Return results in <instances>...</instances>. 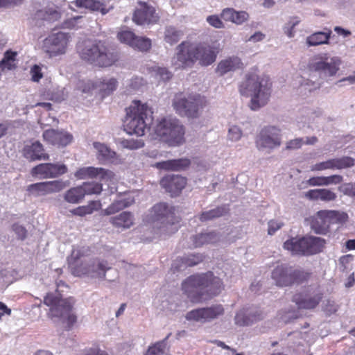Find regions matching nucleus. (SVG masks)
<instances>
[{
    "label": "nucleus",
    "mask_w": 355,
    "mask_h": 355,
    "mask_svg": "<svg viewBox=\"0 0 355 355\" xmlns=\"http://www.w3.org/2000/svg\"><path fill=\"white\" fill-rule=\"evenodd\" d=\"M342 61L338 56H330L327 53L317 55L309 63V77L303 78L301 87L309 92L319 89L324 81L328 82L336 76L340 70Z\"/></svg>",
    "instance_id": "1"
},
{
    "label": "nucleus",
    "mask_w": 355,
    "mask_h": 355,
    "mask_svg": "<svg viewBox=\"0 0 355 355\" xmlns=\"http://www.w3.org/2000/svg\"><path fill=\"white\" fill-rule=\"evenodd\" d=\"M216 58V52L210 46L183 41L175 48L171 64L175 69L192 67L196 61H199L201 65L208 66Z\"/></svg>",
    "instance_id": "2"
},
{
    "label": "nucleus",
    "mask_w": 355,
    "mask_h": 355,
    "mask_svg": "<svg viewBox=\"0 0 355 355\" xmlns=\"http://www.w3.org/2000/svg\"><path fill=\"white\" fill-rule=\"evenodd\" d=\"M272 83L267 77H259L256 74H248L239 85L242 96L250 97V107L257 110L265 106L271 95Z\"/></svg>",
    "instance_id": "3"
},
{
    "label": "nucleus",
    "mask_w": 355,
    "mask_h": 355,
    "mask_svg": "<svg viewBox=\"0 0 355 355\" xmlns=\"http://www.w3.org/2000/svg\"><path fill=\"white\" fill-rule=\"evenodd\" d=\"M44 304L49 307L47 313L51 319L58 318L70 330L77 322V315L73 312L75 300L70 297L63 298L59 290L49 292L44 298Z\"/></svg>",
    "instance_id": "4"
},
{
    "label": "nucleus",
    "mask_w": 355,
    "mask_h": 355,
    "mask_svg": "<svg viewBox=\"0 0 355 355\" xmlns=\"http://www.w3.org/2000/svg\"><path fill=\"white\" fill-rule=\"evenodd\" d=\"M152 112L139 101H134L132 104L126 109V116L123 121L124 130L129 135L137 136L144 135L146 130H150L152 123Z\"/></svg>",
    "instance_id": "5"
},
{
    "label": "nucleus",
    "mask_w": 355,
    "mask_h": 355,
    "mask_svg": "<svg viewBox=\"0 0 355 355\" xmlns=\"http://www.w3.org/2000/svg\"><path fill=\"white\" fill-rule=\"evenodd\" d=\"M82 59L98 67H110L117 60L116 52L108 48L105 42H87L80 51Z\"/></svg>",
    "instance_id": "6"
},
{
    "label": "nucleus",
    "mask_w": 355,
    "mask_h": 355,
    "mask_svg": "<svg viewBox=\"0 0 355 355\" xmlns=\"http://www.w3.org/2000/svg\"><path fill=\"white\" fill-rule=\"evenodd\" d=\"M156 138L169 146H178L183 143L184 129L180 121L173 117L161 119L154 128Z\"/></svg>",
    "instance_id": "7"
},
{
    "label": "nucleus",
    "mask_w": 355,
    "mask_h": 355,
    "mask_svg": "<svg viewBox=\"0 0 355 355\" xmlns=\"http://www.w3.org/2000/svg\"><path fill=\"white\" fill-rule=\"evenodd\" d=\"M173 106L180 116L196 119L200 115L203 99L197 94L180 92L175 95Z\"/></svg>",
    "instance_id": "8"
},
{
    "label": "nucleus",
    "mask_w": 355,
    "mask_h": 355,
    "mask_svg": "<svg viewBox=\"0 0 355 355\" xmlns=\"http://www.w3.org/2000/svg\"><path fill=\"white\" fill-rule=\"evenodd\" d=\"M325 241L316 236L292 238L284 243V248L293 255L309 256L322 251Z\"/></svg>",
    "instance_id": "9"
},
{
    "label": "nucleus",
    "mask_w": 355,
    "mask_h": 355,
    "mask_svg": "<svg viewBox=\"0 0 355 355\" xmlns=\"http://www.w3.org/2000/svg\"><path fill=\"white\" fill-rule=\"evenodd\" d=\"M256 147L259 150L270 152L282 144L281 130L274 125L263 127L255 139Z\"/></svg>",
    "instance_id": "10"
},
{
    "label": "nucleus",
    "mask_w": 355,
    "mask_h": 355,
    "mask_svg": "<svg viewBox=\"0 0 355 355\" xmlns=\"http://www.w3.org/2000/svg\"><path fill=\"white\" fill-rule=\"evenodd\" d=\"M71 273L74 276H81L87 275L92 277L103 278L105 277L109 281L110 279L106 277V273H116L115 270L107 266V263L104 261L96 260L90 264L78 266V263H71L69 262Z\"/></svg>",
    "instance_id": "11"
},
{
    "label": "nucleus",
    "mask_w": 355,
    "mask_h": 355,
    "mask_svg": "<svg viewBox=\"0 0 355 355\" xmlns=\"http://www.w3.org/2000/svg\"><path fill=\"white\" fill-rule=\"evenodd\" d=\"M151 218L154 227L164 229V232H168L175 222L173 208L164 202L153 206L151 210Z\"/></svg>",
    "instance_id": "12"
},
{
    "label": "nucleus",
    "mask_w": 355,
    "mask_h": 355,
    "mask_svg": "<svg viewBox=\"0 0 355 355\" xmlns=\"http://www.w3.org/2000/svg\"><path fill=\"white\" fill-rule=\"evenodd\" d=\"M222 282L212 272L189 276L182 282V288H220Z\"/></svg>",
    "instance_id": "13"
},
{
    "label": "nucleus",
    "mask_w": 355,
    "mask_h": 355,
    "mask_svg": "<svg viewBox=\"0 0 355 355\" xmlns=\"http://www.w3.org/2000/svg\"><path fill=\"white\" fill-rule=\"evenodd\" d=\"M224 313L225 309L223 305L214 304L191 310L187 313L185 318L189 321L207 322L222 316Z\"/></svg>",
    "instance_id": "14"
},
{
    "label": "nucleus",
    "mask_w": 355,
    "mask_h": 355,
    "mask_svg": "<svg viewBox=\"0 0 355 355\" xmlns=\"http://www.w3.org/2000/svg\"><path fill=\"white\" fill-rule=\"evenodd\" d=\"M67 44V35L59 32L49 35L44 40L42 49L49 57H55L65 53Z\"/></svg>",
    "instance_id": "15"
},
{
    "label": "nucleus",
    "mask_w": 355,
    "mask_h": 355,
    "mask_svg": "<svg viewBox=\"0 0 355 355\" xmlns=\"http://www.w3.org/2000/svg\"><path fill=\"white\" fill-rule=\"evenodd\" d=\"M69 181L57 180L31 184L28 186L27 191L34 196H46L58 193L69 185Z\"/></svg>",
    "instance_id": "16"
},
{
    "label": "nucleus",
    "mask_w": 355,
    "mask_h": 355,
    "mask_svg": "<svg viewBox=\"0 0 355 355\" xmlns=\"http://www.w3.org/2000/svg\"><path fill=\"white\" fill-rule=\"evenodd\" d=\"M68 169L64 164L44 163L40 164L31 169V175L39 178H55L67 173Z\"/></svg>",
    "instance_id": "17"
},
{
    "label": "nucleus",
    "mask_w": 355,
    "mask_h": 355,
    "mask_svg": "<svg viewBox=\"0 0 355 355\" xmlns=\"http://www.w3.org/2000/svg\"><path fill=\"white\" fill-rule=\"evenodd\" d=\"M322 299V294L320 293L303 290L295 294L292 300L295 303L298 309L311 310L317 307Z\"/></svg>",
    "instance_id": "18"
},
{
    "label": "nucleus",
    "mask_w": 355,
    "mask_h": 355,
    "mask_svg": "<svg viewBox=\"0 0 355 355\" xmlns=\"http://www.w3.org/2000/svg\"><path fill=\"white\" fill-rule=\"evenodd\" d=\"M158 15L155 9L145 2H139L133 17V21L137 25H146L156 23Z\"/></svg>",
    "instance_id": "19"
},
{
    "label": "nucleus",
    "mask_w": 355,
    "mask_h": 355,
    "mask_svg": "<svg viewBox=\"0 0 355 355\" xmlns=\"http://www.w3.org/2000/svg\"><path fill=\"white\" fill-rule=\"evenodd\" d=\"M75 176L78 179L83 180L86 178H99L101 181H112L114 174L109 170L103 168L83 167L78 170Z\"/></svg>",
    "instance_id": "20"
},
{
    "label": "nucleus",
    "mask_w": 355,
    "mask_h": 355,
    "mask_svg": "<svg viewBox=\"0 0 355 355\" xmlns=\"http://www.w3.org/2000/svg\"><path fill=\"white\" fill-rule=\"evenodd\" d=\"M354 165V159L349 157L331 159L326 162L317 163L311 168L312 171H320L327 169H343L352 167Z\"/></svg>",
    "instance_id": "21"
},
{
    "label": "nucleus",
    "mask_w": 355,
    "mask_h": 355,
    "mask_svg": "<svg viewBox=\"0 0 355 355\" xmlns=\"http://www.w3.org/2000/svg\"><path fill=\"white\" fill-rule=\"evenodd\" d=\"M44 139L53 145L65 146L70 144L73 136L62 130L49 129L43 132Z\"/></svg>",
    "instance_id": "22"
},
{
    "label": "nucleus",
    "mask_w": 355,
    "mask_h": 355,
    "mask_svg": "<svg viewBox=\"0 0 355 355\" xmlns=\"http://www.w3.org/2000/svg\"><path fill=\"white\" fill-rule=\"evenodd\" d=\"M23 155L29 161L48 160L49 155L44 152V147L40 141L26 144L23 148Z\"/></svg>",
    "instance_id": "23"
},
{
    "label": "nucleus",
    "mask_w": 355,
    "mask_h": 355,
    "mask_svg": "<svg viewBox=\"0 0 355 355\" xmlns=\"http://www.w3.org/2000/svg\"><path fill=\"white\" fill-rule=\"evenodd\" d=\"M311 227L318 234H327L330 231L326 210L319 211L311 217Z\"/></svg>",
    "instance_id": "24"
},
{
    "label": "nucleus",
    "mask_w": 355,
    "mask_h": 355,
    "mask_svg": "<svg viewBox=\"0 0 355 355\" xmlns=\"http://www.w3.org/2000/svg\"><path fill=\"white\" fill-rule=\"evenodd\" d=\"M291 269L286 265L277 266L272 272V277L276 282L277 286L286 287L291 282Z\"/></svg>",
    "instance_id": "25"
},
{
    "label": "nucleus",
    "mask_w": 355,
    "mask_h": 355,
    "mask_svg": "<svg viewBox=\"0 0 355 355\" xmlns=\"http://www.w3.org/2000/svg\"><path fill=\"white\" fill-rule=\"evenodd\" d=\"M243 68V64L238 57H230L221 60L217 67V71L220 76Z\"/></svg>",
    "instance_id": "26"
},
{
    "label": "nucleus",
    "mask_w": 355,
    "mask_h": 355,
    "mask_svg": "<svg viewBox=\"0 0 355 355\" xmlns=\"http://www.w3.org/2000/svg\"><path fill=\"white\" fill-rule=\"evenodd\" d=\"M190 161L188 159H178L159 162L154 166L159 169L166 171H180L188 167Z\"/></svg>",
    "instance_id": "27"
},
{
    "label": "nucleus",
    "mask_w": 355,
    "mask_h": 355,
    "mask_svg": "<svg viewBox=\"0 0 355 355\" xmlns=\"http://www.w3.org/2000/svg\"><path fill=\"white\" fill-rule=\"evenodd\" d=\"M135 202V199L129 194H124L119 199L115 200L105 210L106 215L113 214L125 207H128Z\"/></svg>",
    "instance_id": "28"
},
{
    "label": "nucleus",
    "mask_w": 355,
    "mask_h": 355,
    "mask_svg": "<svg viewBox=\"0 0 355 355\" xmlns=\"http://www.w3.org/2000/svg\"><path fill=\"white\" fill-rule=\"evenodd\" d=\"M305 196L312 200L324 202L333 201L336 198V194L327 189H311L306 193Z\"/></svg>",
    "instance_id": "29"
},
{
    "label": "nucleus",
    "mask_w": 355,
    "mask_h": 355,
    "mask_svg": "<svg viewBox=\"0 0 355 355\" xmlns=\"http://www.w3.org/2000/svg\"><path fill=\"white\" fill-rule=\"evenodd\" d=\"M331 33L329 29H327V31L315 32L306 37V44L308 46L328 44Z\"/></svg>",
    "instance_id": "30"
},
{
    "label": "nucleus",
    "mask_w": 355,
    "mask_h": 355,
    "mask_svg": "<svg viewBox=\"0 0 355 355\" xmlns=\"http://www.w3.org/2000/svg\"><path fill=\"white\" fill-rule=\"evenodd\" d=\"M190 240L192 241L191 247L198 248L205 244L216 242L218 236L214 232H210L193 235L190 237Z\"/></svg>",
    "instance_id": "31"
},
{
    "label": "nucleus",
    "mask_w": 355,
    "mask_h": 355,
    "mask_svg": "<svg viewBox=\"0 0 355 355\" xmlns=\"http://www.w3.org/2000/svg\"><path fill=\"white\" fill-rule=\"evenodd\" d=\"M162 184L166 186L169 192L177 193L184 188L187 180L180 175H173L169 179L163 180Z\"/></svg>",
    "instance_id": "32"
},
{
    "label": "nucleus",
    "mask_w": 355,
    "mask_h": 355,
    "mask_svg": "<svg viewBox=\"0 0 355 355\" xmlns=\"http://www.w3.org/2000/svg\"><path fill=\"white\" fill-rule=\"evenodd\" d=\"M133 216L129 211H123L120 214L111 217L110 222L115 227L129 228L133 224Z\"/></svg>",
    "instance_id": "33"
},
{
    "label": "nucleus",
    "mask_w": 355,
    "mask_h": 355,
    "mask_svg": "<svg viewBox=\"0 0 355 355\" xmlns=\"http://www.w3.org/2000/svg\"><path fill=\"white\" fill-rule=\"evenodd\" d=\"M94 147L96 150L97 158L100 162H111L116 155L114 151L103 144L94 142Z\"/></svg>",
    "instance_id": "34"
},
{
    "label": "nucleus",
    "mask_w": 355,
    "mask_h": 355,
    "mask_svg": "<svg viewBox=\"0 0 355 355\" xmlns=\"http://www.w3.org/2000/svg\"><path fill=\"white\" fill-rule=\"evenodd\" d=\"M184 36V31L175 26H168L165 28L164 41L170 45L178 43Z\"/></svg>",
    "instance_id": "35"
},
{
    "label": "nucleus",
    "mask_w": 355,
    "mask_h": 355,
    "mask_svg": "<svg viewBox=\"0 0 355 355\" xmlns=\"http://www.w3.org/2000/svg\"><path fill=\"white\" fill-rule=\"evenodd\" d=\"M73 3L77 7L100 11L102 15H105L109 11V9L105 8L103 3L96 0H75Z\"/></svg>",
    "instance_id": "36"
},
{
    "label": "nucleus",
    "mask_w": 355,
    "mask_h": 355,
    "mask_svg": "<svg viewBox=\"0 0 355 355\" xmlns=\"http://www.w3.org/2000/svg\"><path fill=\"white\" fill-rule=\"evenodd\" d=\"M228 212V209L225 205L218 207L215 209L203 211L199 216V220L202 222H205L219 218L225 215Z\"/></svg>",
    "instance_id": "37"
},
{
    "label": "nucleus",
    "mask_w": 355,
    "mask_h": 355,
    "mask_svg": "<svg viewBox=\"0 0 355 355\" xmlns=\"http://www.w3.org/2000/svg\"><path fill=\"white\" fill-rule=\"evenodd\" d=\"M85 196L80 186L71 188L64 194V199L71 204H78L84 198Z\"/></svg>",
    "instance_id": "38"
},
{
    "label": "nucleus",
    "mask_w": 355,
    "mask_h": 355,
    "mask_svg": "<svg viewBox=\"0 0 355 355\" xmlns=\"http://www.w3.org/2000/svg\"><path fill=\"white\" fill-rule=\"evenodd\" d=\"M209 290H185V293L192 303H200L209 300Z\"/></svg>",
    "instance_id": "39"
},
{
    "label": "nucleus",
    "mask_w": 355,
    "mask_h": 355,
    "mask_svg": "<svg viewBox=\"0 0 355 355\" xmlns=\"http://www.w3.org/2000/svg\"><path fill=\"white\" fill-rule=\"evenodd\" d=\"M149 71L151 76L159 81H166L172 77L171 72L166 67L155 65L149 68Z\"/></svg>",
    "instance_id": "40"
},
{
    "label": "nucleus",
    "mask_w": 355,
    "mask_h": 355,
    "mask_svg": "<svg viewBox=\"0 0 355 355\" xmlns=\"http://www.w3.org/2000/svg\"><path fill=\"white\" fill-rule=\"evenodd\" d=\"M326 214L329 220V227L334 224H343L348 218L346 213L339 211L330 210L327 211Z\"/></svg>",
    "instance_id": "41"
},
{
    "label": "nucleus",
    "mask_w": 355,
    "mask_h": 355,
    "mask_svg": "<svg viewBox=\"0 0 355 355\" xmlns=\"http://www.w3.org/2000/svg\"><path fill=\"white\" fill-rule=\"evenodd\" d=\"M259 319L255 315H247L245 309L239 311L235 315V324L239 326H248L252 323L254 321Z\"/></svg>",
    "instance_id": "42"
},
{
    "label": "nucleus",
    "mask_w": 355,
    "mask_h": 355,
    "mask_svg": "<svg viewBox=\"0 0 355 355\" xmlns=\"http://www.w3.org/2000/svg\"><path fill=\"white\" fill-rule=\"evenodd\" d=\"M17 53L11 51H7L3 55V59L0 62V68L2 71L11 70L15 64V57Z\"/></svg>",
    "instance_id": "43"
},
{
    "label": "nucleus",
    "mask_w": 355,
    "mask_h": 355,
    "mask_svg": "<svg viewBox=\"0 0 355 355\" xmlns=\"http://www.w3.org/2000/svg\"><path fill=\"white\" fill-rule=\"evenodd\" d=\"M151 46L152 42L150 39L146 37L137 35L132 44V48L141 52H146L151 49Z\"/></svg>",
    "instance_id": "44"
},
{
    "label": "nucleus",
    "mask_w": 355,
    "mask_h": 355,
    "mask_svg": "<svg viewBox=\"0 0 355 355\" xmlns=\"http://www.w3.org/2000/svg\"><path fill=\"white\" fill-rule=\"evenodd\" d=\"M83 191L84 196L98 194L102 191V184L95 182H87L80 185Z\"/></svg>",
    "instance_id": "45"
},
{
    "label": "nucleus",
    "mask_w": 355,
    "mask_h": 355,
    "mask_svg": "<svg viewBox=\"0 0 355 355\" xmlns=\"http://www.w3.org/2000/svg\"><path fill=\"white\" fill-rule=\"evenodd\" d=\"M136 36L132 31L128 29L121 30L117 34V38L121 42L126 44L131 47Z\"/></svg>",
    "instance_id": "46"
},
{
    "label": "nucleus",
    "mask_w": 355,
    "mask_h": 355,
    "mask_svg": "<svg viewBox=\"0 0 355 355\" xmlns=\"http://www.w3.org/2000/svg\"><path fill=\"white\" fill-rule=\"evenodd\" d=\"M204 259V256L202 254H191L184 256L181 258L182 262L186 266L192 267L199 263L202 262Z\"/></svg>",
    "instance_id": "47"
},
{
    "label": "nucleus",
    "mask_w": 355,
    "mask_h": 355,
    "mask_svg": "<svg viewBox=\"0 0 355 355\" xmlns=\"http://www.w3.org/2000/svg\"><path fill=\"white\" fill-rule=\"evenodd\" d=\"M300 23V20L297 18H294L291 19L287 23H286L283 27V31L285 35H286L289 38H292L295 36V27Z\"/></svg>",
    "instance_id": "48"
},
{
    "label": "nucleus",
    "mask_w": 355,
    "mask_h": 355,
    "mask_svg": "<svg viewBox=\"0 0 355 355\" xmlns=\"http://www.w3.org/2000/svg\"><path fill=\"white\" fill-rule=\"evenodd\" d=\"M77 355H109L108 353L101 349L98 345H94L91 347H85Z\"/></svg>",
    "instance_id": "49"
},
{
    "label": "nucleus",
    "mask_w": 355,
    "mask_h": 355,
    "mask_svg": "<svg viewBox=\"0 0 355 355\" xmlns=\"http://www.w3.org/2000/svg\"><path fill=\"white\" fill-rule=\"evenodd\" d=\"M165 343L163 341L157 342L149 347L146 355H162L164 353Z\"/></svg>",
    "instance_id": "50"
},
{
    "label": "nucleus",
    "mask_w": 355,
    "mask_h": 355,
    "mask_svg": "<svg viewBox=\"0 0 355 355\" xmlns=\"http://www.w3.org/2000/svg\"><path fill=\"white\" fill-rule=\"evenodd\" d=\"M117 86V80L115 78H112L108 80H104L103 82H102L101 89L106 94H110L116 89Z\"/></svg>",
    "instance_id": "51"
},
{
    "label": "nucleus",
    "mask_w": 355,
    "mask_h": 355,
    "mask_svg": "<svg viewBox=\"0 0 355 355\" xmlns=\"http://www.w3.org/2000/svg\"><path fill=\"white\" fill-rule=\"evenodd\" d=\"M242 137V131L239 127L233 125L229 128L228 137L233 141H239Z\"/></svg>",
    "instance_id": "52"
},
{
    "label": "nucleus",
    "mask_w": 355,
    "mask_h": 355,
    "mask_svg": "<svg viewBox=\"0 0 355 355\" xmlns=\"http://www.w3.org/2000/svg\"><path fill=\"white\" fill-rule=\"evenodd\" d=\"M249 15L245 11H234V17L232 23L241 24L248 19Z\"/></svg>",
    "instance_id": "53"
},
{
    "label": "nucleus",
    "mask_w": 355,
    "mask_h": 355,
    "mask_svg": "<svg viewBox=\"0 0 355 355\" xmlns=\"http://www.w3.org/2000/svg\"><path fill=\"white\" fill-rule=\"evenodd\" d=\"M304 141L302 138H295L286 143V148L288 150H295L301 148Z\"/></svg>",
    "instance_id": "54"
},
{
    "label": "nucleus",
    "mask_w": 355,
    "mask_h": 355,
    "mask_svg": "<svg viewBox=\"0 0 355 355\" xmlns=\"http://www.w3.org/2000/svg\"><path fill=\"white\" fill-rule=\"evenodd\" d=\"M343 178L340 175H333L328 177H324V186L330 184H338L343 182Z\"/></svg>",
    "instance_id": "55"
},
{
    "label": "nucleus",
    "mask_w": 355,
    "mask_h": 355,
    "mask_svg": "<svg viewBox=\"0 0 355 355\" xmlns=\"http://www.w3.org/2000/svg\"><path fill=\"white\" fill-rule=\"evenodd\" d=\"M68 96V91L65 88L58 89L52 94V99L57 102L64 100Z\"/></svg>",
    "instance_id": "56"
},
{
    "label": "nucleus",
    "mask_w": 355,
    "mask_h": 355,
    "mask_svg": "<svg viewBox=\"0 0 355 355\" xmlns=\"http://www.w3.org/2000/svg\"><path fill=\"white\" fill-rule=\"evenodd\" d=\"M337 310L338 305L336 304L334 301L330 300H328L323 306V311L329 315L335 313Z\"/></svg>",
    "instance_id": "57"
},
{
    "label": "nucleus",
    "mask_w": 355,
    "mask_h": 355,
    "mask_svg": "<svg viewBox=\"0 0 355 355\" xmlns=\"http://www.w3.org/2000/svg\"><path fill=\"white\" fill-rule=\"evenodd\" d=\"M31 79L34 82H38L42 78L41 68L35 64L31 69Z\"/></svg>",
    "instance_id": "58"
},
{
    "label": "nucleus",
    "mask_w": 355,
    "mask_h": 355,
    "mask_svg": "<svg viewBox=\"0 0 355 355\" xmlns=\"http://www.w3.org/2000/svg\"><path fill=\"white\" fill-rule=\"evenodd\" d=\"M207 21L211 26L216 28H220L223 27V23L216 15H211L207 17Z\"/></svg>",
    "instance_id": "59"
},
{
    "label": "nucleus",
    "mask_w": 355,
    "mask_h": 355,
    "mask_svg": "<svg viewBox=\"0 0 355 355\" xmlns=\"http://www.w3.org/2000/svg\"><path fill=\"white\" fill-rule=\"evenodd\" d=\"M12 230L17 235L18 238L23 240L26 236V230L22 225L19 224H14Z\"/></svg>",
    "instance_id": "60"
},
{
    "label": "nucleus",
    "mask_w": 355,
    "mask_h": 355,
    "mask_svg": "<svg viewBox=\"0 0 355 355\" xmlns=\"http://www.w3.org/2000/svg\"><path fill=\"white\" fill-rule=\"evenodd\" d=\"M234 11L235 10H234L233 8H225L223 10L221 13V17L225 21L232 22L234 17Z\"/></svg>",
    "instance_id": "61"
},
{
    "label": "nucleus",
    "mask_w": 355,
    "mask_h": 355,
    "mask_svg": "<svg viewBox=\"0 0 355 355\" xmlns=\"http://www.w3.org/2000/svg\"><path fill=\"white\" fill-rule=\"evenodd\" d=\"M73 213L78 216H84L92 213V208L87 206L79 207L73 210Z\"/></svg>",
    "instance_id": "62"
},
{
    "label": "nucleus",
    "mask_w": 355,
    "mask_h": 355,
    "mask_svg": "<svg viewBox=\"0 0 355 355\" xmlns=\"http://www.w3.org/2000/svg\"><path fill=\"white\" fill-rule=\"evenodd\" d=\"M309 185L312 187L324 186V177H313L307 180Z\"/></svg>",
    "instance_id": "63"
},
{
    "label": "nucleus",
    "mask_w": 355,
    "mask_h": 355,
    "mask_svg": "<svg viewBox=\"0 0 355 355\" xmlns=\"http://www.w3.org/2000/svg\"><path fill=\"white\" fill-rule=\"evenodd\" d=\"M282 225V223H279L274 220H270L268 223V232L269 234L272 235L275 233L277 230L281 228Z\"/></svg>",
    "instance_id": "64"
}]
</instances>
